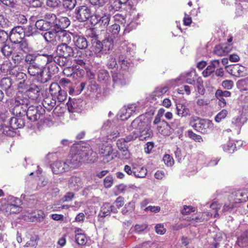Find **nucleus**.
<instances>
[{
  "instance_id": "f257e3e1",
  "label": "nucleus",
  "mask_w": 248,
  "mask_h": 248,
  "mask_svg": "<svg viewBox=\"0 0 248 248\" xmlns=\"http://www.w3.org/2000/svg\"><path fill=\"white\" fill-rule=\"evenodd\" d=\"M189 124L195 130L202 134L209 133L213 127L211 121L208 120L202 119L195 116L190 118Z\"/></svg>"
},
{
  "instance_id": "f03ea898",
  "label": "nucleus",
  "mask_w": 248,
  "mask_h": 248,
  "mask_svg": "<svg viewBox=\"0 0 248 248\" xmlns=\"http://www.w3.org/2000/svg\"><path fill=\"white\" fill-rule=\"evenodd\" d=\"M81 152V146L73 147L70 155H68L65 162L66 164L71 169H75L78 167L81 162L83 161V158Z\"/></svg>"
},
{
  "instance_id": "7ed1b4c3",
  "label": "nucleus",
  "mask_w": 248,
  "mask_h": 248,
  "mask_svg": "<svg viewBox=\"0 0 248 248\" xmlns=\"http://www.w3.org/2000/svg\"><path fill=\"white\" fill-rule=\"evenodd\" d=\"M20 203V199L11 197L6 203L1 206V210L7 214L19 213L22 211V207L19 206Z\"/></svg>"
},
{
  "instance_id": "20e7f679",
  "label": "nucleus",
  "mask_w": 248,
  "mask_h": 248,
  "mask_svg": "<svg viewBox=\"0 0 248 248\" xmlns=\"http://www.w3.org/2000/svg\"><path fill=\"white\" fill-rule=\"evenodd\" d=\"M42 64L41 62L40 63L37 62L29 65L28 72L31 76L36 77L40 82L45 83L47 82V79L44 78V74L46 71V68Z\"/></svg>"
},
{
  "instance_id": "39448f33",
  "label": "nucleus",
  "mask_w": 248,
  "mask_h": 248,
  "mask_svg": "<svg viewBox=\"0 0 248 248\" xmlns=\"http://www.w3.org/2000/svg\"><path fill=\"white\" fill-rule=\"evenodd\" d=\"M45 112V109L40 106H31L28 107L25 115L31 122H35L43 116Z\"/></svg>"
},
{
  "instance_id": "423d86ee",
  "label": "nucleus",
  "mask_w": 248,
  "mask_h": 248,
  "mask_svg": "<svg viewBox=\"0 0 248 248\" xmlns=\"http://www.w3.org/2000/svg\"><path fill=\"white\" fill-rule=\"evenodd\" d=\"M91 16V10L87 6H80L77 7L75 11V17L79 22H85Z\"/></svg>"
},
{
  "instance_id": "0eeeda50",
  "label": "nucleus",
  "mask_w": 248,
  "mask_h": 248,
  "mask_svg": "<svg viewBox=\"0 0 248 248\" xmlns=\"http://www.w3.org/2000/svg\"><path fill=\"white\" fill-rule=\"evenodd\" d=\"M45 217V214L41 210L30 212L27 211L25 214L22 216L21 218L28 222H41Z\"/></svg>"
},
{
  "instance_id": "6e6552de",
  "label": "nucleus",
  "mask_w": 248,
  "mask_h": 248,
  "mask_svg": "<svg viewBox=\"0 0 248 248\" xmlns=\"http://www.w3.org/2000/svg\"><path fill=\"white\" fill-rule=\"evenodd\" d=\"M94 17L96 20L95 24H98L103 28H106L108 26L110 19V15L103 11L96 10L94 14Z\"/></svg>"
},
{
  "instance_id": "1a4fd4ad",
  "label": "nucleus",
  "mask_w": 248,
  "mask_h": 248,
  "mask_svg": "<svg viewBox=\"0 0 248 248\" xmlns=\"http://www.w3.org/2000/svg\"><path fill=\"white\" fill-rule=\"evenodd\" d=\"M227 68L230 74L236 77H245L248 74V69L239 64L228 66Z\"/></svg>"
},
{
  "instance_id": "9d476101",
  "label": "nucleus",
  "mask_w": 248,
  "mask_h": 248,
  "mask_svg": "<svg viewBox=\"0 0 248 248\" xmlns=\"http://www.w3.org/2000/svg\"><path fill=\"white\" fill-rule=\"evenodd\" d=\"M81 152L83 157V161L94 162L97 161V153L93 152L90 147H81Z\"/></svg>"
},
{
  "instance_id": "9b49d317",
  "label": "nucleus",
  "mask_w": 248,
  "mask_h": 248,
  "mask_svg": "<svg viewBox=\"0 0 248 248\" xmlns=\"http://www.w3.org/2000/svg\"><path fill=\"white\" fill-rule=\"evenodd\" d=\"M57 55L64 56L67 58L72 57L74 55L73 48L68 44H61L58 45L56 50Z\"/></svg>"
},
{
  "instance_id": "f8f14e48",
  "label": "nucleus",
  "mask_w": 248,
  "mask_h": 248,
  "mask_svg": "<svg viewBox=\"0 0 248 248\" xmlns=\"http://www.w3.org/2000/svg\"><path fill=\"white\" fill-rule=\"evenodd\" d=\"M147 119L143 115H140L131 123L130 127L139 131L148 126Z\"/></svg>"
},
{
  "instance_id": "ddd939ff",
  "label": "nucleus",
  "mask_w": 248,
  "mask_h": 248,
  "mask_svg": "<svg viewBox=\"0 0 248 248\" xmlns=\"http://www.w3.org/2000/svg\"><path fill=\"white\" fill-rule=\"evenodd\" d=\"M51 169L55 174L62 173L69 170V167L66 164L65 161H57L54 162L51 165Z\"/></svg>"
},
{
  "instance_id": "4468645a",
  "label": "nucleus",
  "mask_w": 248,
  "mask_h": 248,
  "mask_svg": "<svg viewBox=\"0 0 248 248\" xmlns=\"http://www.w3.org/2000/svg\"><path fill=\"white\" fill-rule=\"evenodd\" d=\"M54 30L46 32L43 36L47 42L56 45L58 44L59 31Z\"/></svg>"
},
{
  "instance_id": "2eb2a0df",
  "label": "nucleus",
  "mask_w": 248,
  "mask_h": 248,
  "mask_svg": "<svg viewBox=\"0 0 248 248\" xmlns=\"http://www.w3.org/2000/svg\"><path fill=\"white\" fill-rule=\"evenodd\" d=\"M70 24V21L68 17L62 16L60 18H57L55 24L53 28V30L58 31L65 30L64 29L67 28Z\"/></svg>"
},
{
  "instance_id": "dca6fc26",
  "label": "nucleus",
  "mask_w": 248,
  "mask_h": 248,
  "mask_svg": "<svg viewBox=\"0 0 248 248\" xmlns=\"http://www.w3.org/2000/svg\"><path fill=\"white\" fill-rule=\"evenodd\" d=\"M30 101L27 95L25 94L21 93H18L13 100L12 104L23 106L24 107H28Z\"/></svg>"
},
{
  "instance_id": "f3484780",
  "label": "nucleus",
  "mask_w": 248,
  "mask_h": 248,
  "mask_svg": "<svg viewBox=\"0 0 248 248\" xmlns=\"http://www.w3.org/2000/svg\"><path fill=\"white\" fill-rule=\"evenodd\" d=\"M40 89L38 86L35 84H31L24 94L27 95V97L36 100L40 96Z\"/></svg>"
},
{
  "instance_id": "a211bd4d",
  "label": "nucleus",
  "mask_w": 248,
  "mask_h": 248,
  "mask_svg": "<svg viewBox=\"0 0 248 248\" xmlns=\"http://www.w3.org/2000/svg\"><path fill=\"white\" fill-rule=\"evenodd\" d=\"M83 104L81 99H70L67 103L68 109L70 112L77 111L81 108Z\"/></svg>"
},
{
  "instance_id": "6ab92c4d",
  "label": "nucleus",
  "mask_w": 248,
  "mask_h": 248,
  "mask_svg": "<svg viewBox=\"0 0 248 248\" xmlns=\"http://www.w3.org/2000/svg\"><path fill=\"white\" fill-rule=\"evenodd\" d=\"M12 80L9 78H4L0 80V85L5 90L7 95L11 96L13 94V89L11 88Z\"/></svg>"
},
{
  "instance_id": "aec40b11",
  "label": "nucleus",
  "mask_w": 248,
  "mask_h": 248,
  "mask_svg": "<svg viewBox=\"0 0 248 248\" xmlns=\"http://www.w3.org/2000/svg\"><path fill=\"white\" fill-rule=\"evenodd\" d=\"M73 41L75 45L80 49H85L88 46L86 38L82 35H76L73 37Z\"/></svg>"
},
{
  "instance_id": "412c9836",
  "label": "nucleus",
  "mask_w": 248,
  "mask_h": 248,
  "mask_svg": "<svg viewBox=\"0 0 248 248\" xmlns=\"http://www.w3.org/2000/svg\"><path fill=\"white\" fill-rule=\"evenodd\" d=\"M58 44H68L71 42L73 34L66 30H59Z\"/></svg>"
},
{
  "instance_id": "4be33fe9",
  "label": "nucleus",
  "mask_w": 248,
  "mask_h": 248,
  "mask_svg": "<svg viewBox=\"0 0 248 248\" xmlns=\"http://www.w3.org/2000/svg\"><path fill=\"white\" fill-rule=\"evenodd\" d=\"M25 124V120L21 118L12 117L9 120V124L14 130L23 127Z\"/></svg>"
},
{
  "instance_id": "5701e85b",
  "label": "nucleus",
  "mask_w": 248,
  "mask_h": 248,
  "mask_svg": "<svg viewBox=\"0 0 248 248\" xmlns=\"http://www.w3.org/2000/svg\"><path fill=\"white\" fill-rule=\"evenodd\" d=\"M113 86H124L126 84V79L121 73H114L112 75Z\"/></svg>"
},
{
  "instance_id": "b1692460",
  "label": "nucleus",
  "mask_w": 248,
  "mask_h": 248,
  "mask_svg": "<svg viewBox=\"0 0 248 248\" xmlns=\"http://www.w3.org/2000/svg\"><path fill=\"white\" fill-rule=\"evenodd\" d=\"M220 64L219 61L218 60H215L211 62L210 65H209L205 70H204L202 74L204 77H207L212 74L216 68L219 67Z\"/></svg>"
},
{
  "instance_id": "393cba45",
  "label": "nucleus",
  "mask_w": 248,
  "mask_h": 248,
  "mask_svg": "<svg viewBox=\"0 0 248 248\" xmlns=\"http://www.w3.org/2000/svg\"><path fill=\"white\" fill-rule=\"evenodd\" d=\"M92 44L93 51L98 57H101V55L104 54L103 47L102 43L98 39L91 40Z\"/></svg>"
},
{
  "instance_id": "a878e982",
  "label": "nucleus",
  "mask_w": 248,
  "mask_h": 248,
  "mask_svg": "<svg viewBox=\"0 0 248 248\" xmlns=\"http://www.w3.org/2000/svg\"><path fill=\"white\" fill-rule=\"evenodd\" d=\"M42 58H43L42 55L39 54H29L25 57L24 62L31 65L42 61Z\"/></svg>"
},
{
  "instance_id": "bb28decb",
  "label": "nucleus",
  "mask_w": 248,
  "mask_h": 248,
  "mask_svg": "<svg viewBox=\"0 0 248 248\" xmlns=\"http://www.w3.org/2000/svg\"><path fill=\"white\" fill-rule=\"evenodd\" d=\"M12 113L16 116H25L28 107L12 104Z\"/></svg>"
},
{
  "instance_id": "cd10ccee",
  "label": "nucleus",
  "mask_w": 248,
  "mask_h": 248,
  "mask_svg": "<svg viewBox=\"0 0 248 248\" xmlns=\"http://www.w3.org/2000/svg\"><path fill=\"white\" fill-rule=\"evenodd\" d=\"M158 131L164 136H169L172 132L173 129L165 121H162L158 127Z\"/></svg>"
},
{
  "instance_id": "c85d7f7f",
  "label": "nucleus",
  "mask_w": 248,
  "mask_h": 248,
  "mask_svg": "<svg viewBox=\"0 0 248 248\" xmlns=\"http://www.w3.org/2000/svg\"><path fill=\"white\" fill-rule=\"evenodd\" d=\"M118 62L121 69L123 70H128L131 66V63L128 61L126 56L123 54L119 55Z\"/></svg>"
},
{
  "instance_id": "c756f323",
  "label": "nucleus",
  "mask_w": 248,
  "mask_h": 248,
  "mask_svg": "<svg viewBox=\"0 0 248 248\" xmlns=\"http://www.w3.org/2000/svg\"><path fill=\"white\" fill-rule=\"evenodd\" d=\"M176 111L177 115L182 117H186L190 115L189 108L186 106L182 104L176 105Z\"/></svg>"
},
{
  "instance_id": "7c9ffc66",
  "label": "nucleus",
  "mask_w": 248,
  "mask_h": 248,
  "mask_svg": "<svg viewBox=\"0 0 248 248\" xmlns=\"http://www.w3.org/2000/svg\"><path fill=\"white\" fill-rule=\"evenodd\" d=\"M113 152V149L112 147L110 146H102L101 148L99 150V153L101 155H103L106 158L107 162H108L109 160H111L113 159V157H110Z\"/></svg>"
},
{
  "instance_id": "2f4dec72",
  "label": "nucleus",
  "mask_w": 248,
  "mask_h": 248,
  "mask_svg": "<svg viewBox=\"0 0 248 248\" xmlns=\"http://www.w3.org/2000/svg\"><path fill=\"white\" fill-rule=\"evenodd\" d=\"M101 43L104 54H107L108 51L111 50L113 47V39L111 37L106 38Z\"/></svg>"
},
{
  "instance_id": "473e14b6",
  "label": "nucleus",
  "mask_w": 248,
  "mask_h": 248,
  "mask_svg": "<svg viewBox=\"0 0 248 248\" xmlns=\"http://www.w3.org/2000/svg\"><path fill=\"white\" fill-rule=\"evenodd\" d=\"M45 67L46 68V71L45 72H46V75L47 77H45L44 76V78H46L47 81L53 75L58 72L59 69L54 63L53 64H48L47 67Z\"/></svg>"
},
{
  "instance_id": "72a5a7b5",
  "label": "nucleus",
  "mask_w": 248,
  "mask_h": 248,
  "mask_svg": "<svg viewBox=\"0 0 248 248\" xmlns=\"http://www.w3.org/2000/svg\"><path fill=\"white\" fill-rule=\"evenodd\" d=\"M139 133L138 137L141 140H146L152 135V131L150 129L149 125L146 126L141 130L137 131Z\"/></svg>"
},
{
  "instance_id": "f704fd0d",
  "label": "nucleus",
  "mask_w": 248,
  "mask_h": 248,
  "mask_svg": "<svg viewBox=\"0 0 248 248\" xmlns=\"http://www.w3.org/2000/svg\"><path fill=\"white\" fill-rule=\"evenodd\" d=\"M68 185L71 189L78 190L81 185L80 179L77 176L71 177L69 180Z\"/></svg>"
},
{
  "instance_id": "c9c22d12",
  "label": "nucleus",
  "mask_w": 248,
  "mask_h": 248,
  "mask_svg": "<svg viewBox=\"0 0 248 248\" xmlns=\"http://www.w3.org/2000/svg\"><path fill=\"white\" fill-rule=\"evenodd\" d=\"M35 27L37 29L43 31H46L52 27L45 19L37 20L35 23Z\"/></svg>"
},
{
  "instance_id": "e433bc0d",
  "label": "nucleus",
  "mask_w": 248,
  "mask_h": 248,
  "mask_svg": "<svg viewBox=\"0 0 248 248\" xmlns=\"http://www.w3.org/2000/svg\"><path fill=\"white\" fill-rule=\"evenodd\" d=\"M0 67L2 73L9 72L10 74H15L13 72L12 63L9 61H6L4 62L1 64H0Z\"/></svg>"
},
{
  "instance_id": "4c0bfd02",
  "label": "nucleus",
  "mask_w": 248,
  "mask_h": 248,
  "mask_svg": "<svg viewBox=\"0 0 248 248\" xmlns=\"http://www.w3.org/2000/svg\"><path fill=\"white\" fill-rule=\"evenodd\" d=\"M41 17L44 18L52 27L55 24V21L57 19L56 16L54 14L50 12L41 14Z\"/></svg>"
},
{
  "instance_id": "58836bf2",
  "label": "nucleus",
  "mask_w": 248,
  "mask_h": 248,
  "mask_svg": "<svg viewBox=\"0 0 248 248\" xmlns=\"http://www.w3.org/2000/svg\"><path fill=\"white\" fill-rule=\"evenodd\" d=\"M237 243L239 247L248 246V231L244 232L238 238Z\"/></svg>"
},
{
  "instance_id": "ea45409f",
  "label": "nucleus",
  "mask_w": 248,
  "mask_h": 248,
  "mask_svg": "<svg viewBox=\"0 0 248 248\" xmlns=\"http://www.w3.org/2000/svg\"><path fill=\"white\" fill-rule=\"evenodd\" d=\"M12 59L15 65H17L24 62L25 56L22 52L16 51L12 57Z\"/></svg>"
},
{
  "instance_id": "a19ab883",
  "label": "nucleus",
  "mask_w": 248,
  "mask_h": 248,
  "mask_svg": "<svg viewBox=\"0 0 248 248\" xmlns=\"http://www.w3.org/2000/svg\"><path fill=\"white\" fill-rule=\"evenodd\" d=\"M110 210L111 205L108 203H104L101 207L99 216L101 217H105L110 215Z\"/></svg>"
},
{
  "instance_id": "79ce46f5",
  "label": "nucleus",
  "mask_w": 248,
  "mask_h": 248,
  "mask_svg": "<svg viewBox=\"0 0 248 248\" xmlns=\"http://www.w3.org/2000/svg\"><path fill=\"white\" fill-rule=\"evenodd\" d=\"M1 51L3 55L7 58L10 56L12 57L16 51L14 47L8 45H4L1 49Z\"/></svg>"
},
{
  "instance_id": "37998d69",
  "label": "nucleus",
  "mask_w": 248,
  "mask_h": 248,
  "mask_svg": "<svg viewBox=\"0 0 248 248\" xmlns=\"http://www.w3.org/2000/svg\"><path fill=\"white\" fill-rule=\"evenodd\" d=\"M56 103L55 99L53 98L46 97L44 100L42 104L46 109L50 110L56 106Z\"/></svg>"
},
{
  "instance_id": "c03bdc74",
  "label": "nucleus",
  "mask_w": 248,
  "mask_h": 248,
  "mask_svg": "<svg viewBox=\"0 0 248 248\" xmlns=\"http://www.w3.org/2000/svg\"><path fill=\"white\" fill-rule=\"evenodd\" d=\"M68 62V58L62 56L60 55H57L54 56V63L58 65L61 67L67 65Z\"/></svg>"
},
{
  "instance_id": "a18cd8bd",
  "label": "nucleus",
  "mask_w": 248,
  "mask_h": 248,
  "mask_svg": "<svg viewBox=\"0 0 248 248\" xmlns=\"http://www.w3.org/2000/svg\"><path fill=\"white\" fill-rule=\"evenodd\" d=\"M135 209V203L130 202L126 204L122 210V213L124 215H128L134 211Z\"/></svg>"
},
{
  "instance_id": "49530a36",
  "label": "nucleus",
  "mask_w": 248,
  "mask_h": 248,
  "mask_svg": "<svg viewBox=\"0 0 248 248\" xmlns=\"http://www.w3.org/2000/svg\"><path fill=\"white\" fill-rule=\"evenodd\" d=\"M108 72L104 69H101L97 72V80L99 81L106 82L109 78Z\"/></svg>"
},
{
  "instance_id": "de8ad7c7",
  "label": "nucleus",
  "mask_w": 248,
  "mask_h": 248,
  "mask_svg": "<svg viewBox=\"0 0 248 248\" xmlns=\"http://www.w3.org/2000/svg\"><path fill=\"white\" fill-rule=\"evenodd\" d=\"M197 79V75L195 71H191L186 74V82L188 84L194 85Z\"/></svg>"
},
{
  "instance_id": "09e8293b",
  "label": "nucleus",
  "mask_w": 248,
  "mask_h": 248,
  "mask_svg": "<svg viewBox=\"0 0 248 248\" xmlns=\"http://www.w3.org/2000/svg\"><path fill=\"white\" fill-rule=\"evenodd\" d=\"M168 91V87H158L156 88L155 90L153 92L152 96L154 99L155 96H160L165 93Z\"/></svg>"
},
{
  "instance_id": "8fccbe9b",
  "label": "nucleus",
  "mask_w": 248,
  "mask_h": 248,
  "mask_svg": "<svg viewBox=\"0 0 248 248\" xmlns=\"http://www.w3.org/2000/svg\"><path fill=\"white\" fill-rule=\"evenodd\" d=\"M76 242L79 245L84 246L87 243L85 235L82 233H77L75 236Z\"/></svg>"
},
{
  "instance_id": "3c124183",
  "label": "nucleus",
  "mask_w": 248,
  "mask_h": 248,
  "mask_svg": "<svg viewBox=\"0 0 248 248\" xmlns=\"http://www.w3.org/2000/svg\"><path fill=\"white\" fill-rule=\"evenodd\" d=\"M24 37V35L17 34L16 33H14L12 32H11L10 35L9 36V38L11 42L15 44H16L23 40Z\"/></svg>"
},
{
  "instance_id": "603ef678",
  "label": "nucleus",
  "mask_w": 248,
  "mask_h": 248,
  "mask_svg": "<svg viewBox=\"0 0 248 248\" xmlns=\"http://www.w3.org/2000/svg\"><path fill=\"white\" fill-rule=\"evenodd\" d=\"M76 3V0H63L62 4L65 9L71 10L74 8Z\"/></svg>"
},
{
  "instance_id": "864d4df0",
  "label": "nucleus",
  "mask_w": 248,
  "mask_h": 248,
  "mask_svg": "<svg viewBox=\"0 0 248 248\" xmlns=\"http://www.w3.org/2000/svg\"><path fill=\"white\" fill-rule=\"evenodd\" d=\"M61 90V87L56 83H52L49 88L50 93L53 96H55Z\"/></svg>"
},
{
  "instance_id": "5fc2aeb1",
  "label": "nucleus",
  "mask_w": 248,
  "mask_h": 248,
  "mask_svg": "<svg viewBox=\"0 0 248 248\" xmlns=\"http://www.w3.org/2000/svg\"><path fill=\"white\" fill-rule=\"evenodd\" d=\"M42 55V61H40V62L42 64L47 62V65H48V64H52V62H54V57L52 55L43 54Z\"/></svg>"
},
{
  "instance_id": "6e6d98bb",
  "label": "nucleus",
  "mask_w": 248,
  "mask_h": 248,
  "mask_svg": "<svg viewBox=\"0 0 248 248\" xmlns=\"http://www.w3.org/2000/svg\"><path fill=\"white\" fill-rule=\"evenodd\" d=\"M147 170L144 167H141L140 170L136 169V171L134 172V175L138 178H143L146 176L147 174Z\"/></svg>"
},
{
  "instance_id": "4d7b16f0",
  "label": "nucleus",
  "mask_w": 248,
  "mask_h": 248,
  "mask_svg": "<svg viewBox=\"0 0 248 248\" xmlns=\"http://www.w3.org/2000/svg\"><path fill=\"white\" fill-rule=\"evenodd\" d=\"M236 148L235 144L231 141L223 146L224 151L229 153H233Z\"/></svg>"
},
{
  "instance_id": "13d9d810",
  "label": "nucleus",
  "mask_w": 248,
  "mask_h": 248,
  "mask_svg": "<svg viewBox=\"0 0 248 248\" xmlns=\"http://www.w3.org/2000/svg\"><path fill=\"white\" fill-rule=\"evenodd\" d=\"M117 66V63L115 58L112 55H111L109 57L108 62H107V66L109 68L113 69L116 68Z\"/></svg>"
},
{
  "instance_id": "bf43d9fd",
  "label": "nucleus",
  "mask_w": 248,
  "mask_h": 248,
  "mask_svg": "<svg viewBox=\"0 0 248 248\" xmlns=\"http://www.w3.org/2000/svg\"><path fill=\"white\" fill-rule=\"evenodd\" d=\"M120 30V26L117 23H115L112 25L108 29V31L111 32L113 35H117L119 33Z\"/></svg>"
},
{
  "instance_id": "052dcab7",
  "label": "nucleus",
  "mask_w": 248,
  "mask_h": 248,
  "mask_svg": "<svg viewBox=\"0 0 248 248\" xmlns=\"http://www.w3.org/2000/svg\"><path fill=\"white\" fill-rule=\"evenodd\" d=\"M228 114V111L226 109H223L220 112H219L215 117V121L219 123L222 119L225 118Z\"/></svg>"
},
{
  "instance_id": "680f3d73",
  "label": "nucleus",
  "mask_w": 248,
  "mask_h": 248,
  "mask_svg": "<svg viewBox=\"0 0 248 248\" xmlns=\"http://www.w3.org/2000/svg\"><path fill=\"white\" fill-rule=\"evenodd\" d=\"M188 135L189 138L196 142H201L203 141V139L201 136L197 135L192 131H189L188 132Z\"/></svg>"
},
{
  "instance_id": "e2e57ef3",
  "label": "nucleus",
  "mask_w": 248,
  "mask_h": 248,
  "mask_svg": "<svg viewBox=\"0 0 248 248\" xmlns=\"http://www.w3.org/2000/svg\"><path fill=\"white\" fill-rule=\"evenodd\" d=\"M16 44L18 45L19 48L23 51L27 52L29 51V45L26 41L23 40Z\"/></svg>"
},
{
  "instance_id": "0e129e2a",
  "label": "nucleus",
  "mask_w": 248,
  "mask_h": 248,
  "mask_svg": "<svg viewBox=\"0 0 248 248\" xmlns=\"http://www.w3.org/2000/svg\"><path fill=\"white\" fill-rule=\"evenodd\" d=\"M46 4L50 8H55L60 6L61 1L59 0H47Z\"/></svg>"
},
{
  "instance_id": "69168bd1",
  "label": "nucleus",
  "mask_w": 248,
  "mask_h": 248,
  "mask_svg": "<svg viewBox=\"0 0 248 248\" xmlns=\"http://www.w3.org/2000/svg\"><path fill=\"white\" fill-rule=\"evenodd\" d=\"M139 136V133L137 131L135 130L133 131L130 134L126 136L125 138H124L125 140V142L128 143L131 141L134 140H136Z\"/></svg>"
},
{
  "instance_id": "338daca9",
  "label": "nucleus",
  "mask_w": 248,
  "mask_h": 248,
  "mask_svg": "<svg viewBox=\"0 0 248 248\" xmlns=\"http://www.w3.org/2000/svg\"><path fill=\"white\" fill-rule=\"evenodd\" d=\"M113 183V178L111 175L107 176L104 180V185L106 188L110 187Z\"/></svg>"
},
{
  "instance_id": "774afa93",
  "label": "nucleus",
  "mask_w": 248,
  "mask_h": 248,
  "mask_svg": "<svg viewBox=\"0 0 248 248\" xmlns=\"http://www.w3.org/2000/svg\"><path fill=\"white\" fill-rule=\"evenodd\" d=\"M57 97L58 100L60 102H63L67 97L66 92L63 90H61L60 92L55 96Z\"/></svg>"
}]
</instances>
